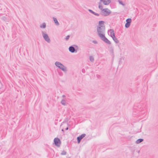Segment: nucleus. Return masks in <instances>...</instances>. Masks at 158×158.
<instances>
[{"label": "nucleus", "mask_w": 158, "mask_h": 158, "mask_svg": "<svg viewBox=\"0 0 158 158\" xmlns=\"http://www.w3.org/2000/svg\"><path fill=\"white\" fill-rule=\"evenodd\" d=\"M60 103L63 105L65 106L67 105V103L66 102V100L65 99H63L60 102Z\"/></svg>", "instance_id": "obj_12"}, {"label": "nucleus", "mask_w": 158, "mask_h": 158, "mask_svg": "<svg viewBox=\"0 0 158 158\" xmlns=\"http://www.w3.org/2000/svg\"><path fill=\"white\" fill-rule=\"evenodd\" d=\"M54 141L56 146L59 147L60 144V139L57 138H55L54 139Z\"/></svg>", "instance_id": "obj_6"}, {"label": "nucleus", "mask_w": 158, "mask_h": 158, "mask_svg": "<svg viewBox=\"0 0 158 158\" xmlns=\"http://www.w3.org/2000/svg\"><path fill=\"white\" fill-rule=\"evenodd\" d=\"M102 2L104 5H108L110 2V0H100Z\"/></svg>", "instance_id": "obj_9"}, {"label": "nucleus", "mask_w": 158, "mask_h": 158, "mask_svg": "<svg viewBox=\"0 0 158 158\" xmlns=\"http://www.w3.org/2000/svg\"><path fill=\"white\" fill-rule=\"evenodd\" d=\"M126 22L128 23L131 24V18H128L126 20Z\"/></svg>", "instance_id": "obj_18"}, {"label": "nucleus", "mask_w": 158, "mask_h": 158, "mask_svg": "<svg viewBox=\"0 0 158 158\" xmlns=\"http://www.w3.org/2000/svg\"><path fill=\"white\" fill-rule=\"evenodd\" d=\"M88 10L90 12H91V13H92V14H94V12L93 11V10H90V9H89Z\"/></svg>", "instance_id": "obj_23"}, {"label": "nucleus", "mask_w": 158, "mask_h": 158, "mask_svg": "<svg viewBox=\"0 0 158 158\" xmlns=\"http://www.w3.org/2000/svg\"><path fill=\"white\" fill-rule=\"evenodd\" d=\"M86 135L85 134H83L81 135L80 136H79L77 138V143H80L81 139H82Z\"/></svg>", "instance_id": "obj_8"}, {"label": "nucleus", "mask_w": 158, "mask_h": 158, "mask_svg": "<svg viewBox=\"0 0 158 158\" xmlns=\"http://www.w3.org/2000/svg\"><path fill=\"white\" fill-rule=\"evenodd\" d=\"M89 60L91 62H93L94 60V57L92 56H89Z\"/></svg>", "instance_id": "obj_17"}, {"label": "nucleus", "mask_w": 158, "mask_h": 158, "mask_svg": "<svg viewBox=\"0 0 158 158\" xmlns=\"http://www.w3.org/2000/svg\"><path fill=\"white\" fill-rule=\"evenodd\" d=\"M111 11L108 8L104 9L101 12V14L104 16L109 15L111 13Z\"/></svg>", "instance_id": "obj_4"}, {"label": "nucleus", "mask_w": 158, "mask_h": 158, "mask_svg": "<svg viewBox=\"0 0 158 158\" xmlns=\"http://www.w3.org/2000/svg\"><path fill=\"white\" fill-rule=\"evenodd\" d=\"M66 152L64 151H62L61 153V155H66Z\"/></svg>", "instance_id": "obj_21"}, {"label": "nucleus", "mask_w": 158, "mask_h": 158, "mask_svg": "<svg viewBox=\"0 0 158 158\" xmlns=\"http://www.w3.org/2000/svg\"><path fill=\"white\" fill-rule=\"evenodd\" d=\"M77 52V51H76V52Z\"/></svg>", "instance_id": "obj_33"}, {"label": "nucleus", "mask_w": 158, "mask_h": 158, "mask_svg": "<svg viewBox=\"0 0 158 158\" xmlns=\"http://www.w3.org/2000/svg\"><path fill=\"white\" fill-rule=\"evenodd\" d=\"M93 42L94 43V44H97V42L96 41H95V40H94L93 41Z\"/></svg>", "instance_id": "obj_25"}, {"label": "nucleus", "mask_w": 158, "mask_h": 158, "mask_svg": "<svg viewBox=\"0 0 158 158\" xmlns=\"http://www.w3.org/2000/svg\"><path fill=\"white\" fill-rule=\"evenodd\" d=\"M143 139H137L135 142V143L136 144H139L142 141H143Z\"/></svg>", "instance_id": "obj_15"}, {"label": "nucleus", "mask_w": 158, "mask_h": 158, "mask_svg": "<svg viewBox=\"0 0 158 158\" xmlns=\"http://www.w3.org/2000/svg\"><path fill=\"white\" fill-rule=\"evenodd\" d=\"M98 8L102 11H103V10L104 9H103V6L101 5L100 2H99V3Z\"/></svg>", "instance_id": "obj_16"}, {"label": "nucleus", "mask_w": 158, "mask_h": 158, "mask_svg": "<svg viewBox=\"0 0 158 158\" xmlns=\"http://www.w3.org/2000/svg\"><path fill=\"white\" fill-rule=\"evenodd\" d=\"M63 125V123H62L61 124V125Z\"/></svg>", "instance_id": "obj_32"}, {"label": "nucleus", "mask_w": 158, "mask_h": 158, "mask_svg": "<svg viewBox=\"0 0 158 158\" xmlns=\"http://www.w3.org/2000/svg\"><path fill=\"white\" fill-rule=\"evenodd\" d=\"M104 22L102 21H99V25L97 27L98 34L100 37L105 35V27L104 25Z\"/></svg>", "instance_id": "obj_1"}, {"label": "nucleus", "mask_w": 158, "mask_h": 158, "mask_svg": "<svg viewBox=\"0 0 158 158\" xmlns=\"http://www.w3.org/2000/svg\"><path fill=\"white\" fill-rule=\"evenodd\" d=\"M100 38L106 44H111V43L105 37V35L101 37Z\"/></svg>", "instance_id": "obj_5"}, {"label": "nucleus", "mask_w": 158, "mask_h": 158, "mask_svg": "<svg viewBox=\"0 0 158 158\" xmlns=\"http://www.w3.org/2000/svg\"><path fill=\"white\" fill-rule=\"evenodd\" d=\"M118 2H119V3L121 5H123V6H125V4L124 3H123L122 1H120V0H118Z\"/></svg>", "instance_id": "obj_20"}, {"label": "nucleus", "mask_w": 158, "mask_h": 158, "mask_svg": "<svg viewBox=\"0 0 158 158\" xmlns=\"http://www.w3.org/2000/svg\"><path fill=\"white\" fill-rule=\"evenodd\" d=\"M40 27L41 28H45L46 27V24L45 23H43L40 25Z\"/></svg>", "instance_id": "obj_14"}, {"label": "nucleus", "mask_w": 158, "mask_h": 158, "mask_svg": "<svg viewBox=\"0 0 158 158\" xmlns=\"http://www.w3.org/2000/svg\"><path fill=\"white\" fill-rule=\"evenodd\" d=\"M69 51L72 53H74L75 52V50L74 48L72 46H70L69 48Z\"/></svg>", "instance_id": "obj_10"}, {"label": "nucleus", "mask_w": 158, "mask_h": 158, "mask_svg": "<svg viewBox=\"0 0 158 158\" xmlns=\"http://www.w3.org/2000/svg\"><path fill=\"white\" fill-rule=\"evenodd\" d=\"M62 131H64V130H63V129L62 130Z\"/></svg>", "instance_id": "obj_30"}, {"label": "nucleus", "mask_w": 158, "mask_h": 158, "mask_svg": "<svg viewBox=\"0 0 158 158\" xmlns=\"http://www.w3.org/2000/svg\"><path fill=\"white\" fill-rule=\"evenodd\" d=\"M55 64L57 67L61 70L64 72H66L67 71V68L63 64L59 61H56Z\"/></svg>", "instance_id": "obj_2"}, {"label": "nucleus", "mask_w": 158, "mask_h": 158, "mask_svg": "<svg viewBox=\"0 0 158 158\" xmlns=\"http://www.w3.org/2000/svg\"><path fill=\"white\" fill-rule=\"evenodd\" d=\"M112 51L113 52V49H112Z\"/></svg>", "instance_id": "obj_31"}, {"label": "nucleus", "mask_w": 158, "mask_h": 158, "mask_svg": "<svg viewBox=\"0 0 158 158\" xmlns=\"http://www.w3.org/2000/svg\"><path fill=\"white\" fill-rule=\"evenodd\" d=\"M94 15H96V16H99V14H98V13H96L95 12H94V13L93 14Z\"/></svg>", "instance_id": "obj_24"}, {"label": "nucleus", "mask_w": 158, "mask_h": 158, "mask_svg": "<svg viewBox=\"0 0 158 158\" xmlns=\"http://www.w3.org/2000/svg\"><path fill=\"white\" fill-rule=\"evenodd\" d=\"M68 127H67L66 128H65V130H68Z\"/></svg>", "instance_id": "obj_27"}, {"label": "nucleus", "mask_w": 158, "mask_h": 158, "mask_svg": "<svg viewBox=\"0 0 158 158\" xmlns=\"http://www.w3.org/2000/svg\"><path fill=\"white\" fill-rule=\"evenodd\" d=\"M53 19L55 25L57 26H59L60 24L56 18L55 17H53Z\"/></svg>", "instance_id": "obj_11"}, {"label": "nucleus", "mask_w": 158, "mask_h": 158, "mask_svg": "<svg viewBox=\"0 0 158 158\" xmlns=\"http://www.w3.org/2000/svg\"><path fill=\"white\" fill-rule=\"evenodd\" d=\"M113 40H114V42L117 44L119 42V41L118 40L116 37L115 36H114L112 38Z\"/></svg>", "instance_id": "obj_13"}, {"label": "nucleus", "mask_w": 158, "mask_h": 158, "mask_svg": "<svg viewBox=\"0 0 158 158\" xmlns=\"http://www.w3.org/2000/svg\"><path fill=\"white\" fill-rule=\"evenodd\" d=\"M62 97L63 98V99H65V95H62Z\"/></svg>", "instance_id": "obj_26"}, {"label": "nucleus", "mask_w": 158, "mask_h": 158, "mask_svg": "<svg viewBox=\"0 0 158 158\" xmlns=\"http://www.w3.org/2000/svg\"><path fill=\"white\" fill-rule=\"evenodd\" d=\"M122 60H123V59H121L120 60V62H121V61Z\"/></svg>", "instance_id": "obj_28"}, {"label": "nucleus", "mask_w": 158, "mask_h": 158, "mask_svg": "<svg viewBox=\"0 0 158 158\" xmlns=\"http://www.w3.org/2000/svg\"><path fill=\"white\" fill-rule=\"evenodd\" d=\"M130 24H131L130 23H128L127 22V23H126V24H125V27L127 28H128L130 25Z\"/></svg>", "instance_id": "obj_19"}, {"label": "nucleus", "mask_w": 158, "mask_h": 158, "mask_svg": "<svg viewBox=\"0 0 158 158\" xmlns=\"http://www.w3.org/2000/svg\"><path fill=\"white\" fill-rule=\"evenodd\" d=\"M69 37H70L69 35H67V36L66 37V38H65V40H68L69 39Z\"/></svg>", "instance_id": "obj_22"}, {"label": "nucleus", "mask_w": 158, "mask_h": 158, "mask_svg": "<svg viewBox=\"0 0 158 158\" xmlns=\"http://www.w3.org/2000/svg\"><path fill=\"white\" fill-rule=\"evenodd\" d=\"M65 125H66L67 126H68V124H66H66H65Z\"/></svg>", "instance_id": "obj_29"}, {"label": "nucleus", "mask_w": 158, "mask_h": 158, "mask_svg": "<svg viewBox=\"0 0 158 158\" xmlns=\"http://www.w3.org/2000/svg\"><path fill=\"white\" fill-rule=\"evenodd\" d=\"M41 33L44 40L47 43H50L51 42V40L47 32L46 31H42Z\"/></svg>", "instance_id": "obj_3"}, {"label": "nucleus", "mask_w": 158, "mask_h": 158, "mask_svg": "<svg viewBox=\"0 0 158 158\" xmlns=\"http://www.w3.org/2000/svg\"><path fill=\"white\" fill-rule=\"evenodd\" d=\"M108 34L111 38L115 36L114 31L113 29H110L108 31Z\"/></svg>", "instance_id": "obj_7"}]
</instances>
